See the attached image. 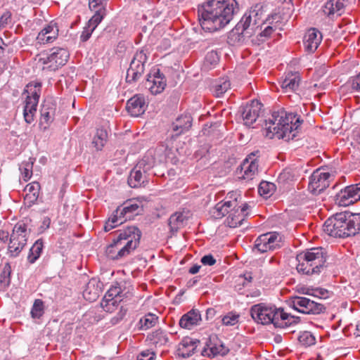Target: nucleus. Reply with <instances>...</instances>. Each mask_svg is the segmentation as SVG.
Returning a JSON list of instances; mask_svg holds the SVG:
<instances>
[{
	"instance_id": "1",
	"label": "nucleus",
	"mask_w": 360,
	"mask_h": 360,
	"mask_svg": "<svg viewBox=\"0 0 360 360\" xmlns=\"http://www.w3.org/2000/svg\"><path fill=\"white\" fill-rule=\"evenodd\" d=\"M238 11L236 0H208L198 10L202 28L210 32L224 28Z\"/></svg>"
},
{
	"instance_id": "2",
	"label": "nucleus",
	"mask_w": 360,
	"mask_h": 360,
	"mask_svg": "<svg viewBox=\"0 0 360 360\" xmlns=\"http://www.w3.org/2000/svg\"><path fill=\"white\" fill-rule=\"evenodd\" d=\"M303 120L296 113L279 109L274 111L271 117L265 121L266 136L286 141L293 140Z\"/></svg>"
},
{
	"instance_id": "3",
	"label": "nucleus",
	"mask_w": 360,
	"mask_h": 360,
	"mask_svg": "<svg viewBox=\"0 0 360 360\" xmlns=\"http://www.w3.org/2000/svg\"><path fill=\"white\" fill-rule=\"evenodd\" d=\"M141 237V231L136 226H129L120 231L106 249L108 257L113 260L126 257L137 248Z\"/></svg>"
},
{
	"instance_id": "4",
	"label": "nucleus",
	"mask_w": 360,
	"mask_h": 360,
	"mask_svg": "<svg viewBox=\"0 0 360 360\" xmlns=\"http://www.w3.org/2000/svg\"><path fill=\"white\" fill-rule=\"evenodd\" d=\"M326 252L321 247L301 252L297 256V270L306 275L319 274L326 267Z\"/></svg>"
},
{
	"instance_id": "5",
	"label": "nucleus",
	"mask_w": 360,
	"mask_h": 360,
	"mask_svg": "<svg viewBox=\"0 0 360 360\" xmlns=\"http://www.w3.org/2000/svg\"><path fill=\"white\" fill-rule=\"evenodd\" d=\"M155 164V159L152 153H147L131 170L128 177V184L131 188L145 186L154 174L152 169Z\"/></svg>"
},
{
	"instance_id": "6",
	"label": "nucleus",
	"mask_w": 360,
	"mask_h": 360,
	"mask_svg": "<svg viewBox=\"0 0 360 360\" xmlns=\"http://www.w3.org/2000/svg\"><path fill=\"white\" fill-rule=\"evenodd\" d=\"M143 207L141 202L135 199L125 201L113 212L112 216L105 223L104 229L109 231L127 220H131L134 216L141 213Z\"/></svg>"
},
{
	"instance_id": "7",
	"label": "nucleus",
	"mask_w": 360,
	"mask_h": 360,
	"mask_svg": "<svg viewBox=\"0 0 360 360\" xmlns=\"http://www.w3.org/2000/svg\"><path fill=\"white\" fill-rule=\"evenodd\" d=\"M41 91V84L40 82H30L24 90L23 94L26 96L23 117L27 124H31L34 120Z\"/></svg>"
},
{
	"instance_id": "8",
	"label": "nucleus",
	"mask_w": 360,
	"mask_h": 360,
	"mask_svg": "<svg viewBox=\"0 0 360 360\" xmlns=\"http://www.w3.org/2000/svg\"><path fill=\"white\" fill-rule=\"evenodd\" d=\"M264 16V6L262 4H256L247 11L240 20V25L243 26V30H246L248 34H255L260 27L266 25L263 19ZM262 30V28H260Z\"/></svg>"
},
{
	"instance_id": "9",
	"label": "nucleus",
	"mask_w": 360,
	"mask_h": 360,
	"mask_svg": "<svg viewBox=\"0 0 360 360\" xmlns=\"http://www.w3.org/2000/svg\"><path fill=\"white\" fill-rule=\"evenodd\" d=\"M70 57L67 49L60 47H53L41 54L39 61L44 65L43 70L55 71L65 65Z\"/></svg>"
},
{
	"instance_id": "10",
	"label": "nucleus",
	"mask_w": 360,
	"mask_h": 360,
	"mask_svg": "<svg viewBox=\"0 0 360 360\" xmlns=\"http://www.w3.org/2000/svg\"><path fill=\"white\" fill-rule=\"evenodd\" d=\"M290 305L295 310L306 314L317 315L324 313L326 310L324 304L304 297H292Z\"/></svg>"
},
{
	"instance_id": "11",
	"label": "nucleus",
	"mask_w": 360,
	"mask_h": 360,
	"mask_svg": "<svg viewBox=\"0 0 360 360\" xmlns=\"http://www.w3.org/2000/svg\"><path fill=\"white\" fill-rule=\"evenodd\" d=\"M278 311H280V309H277L274 306H266L260 304L252 307L250 313L252 319L257 323L264 325L273 323L276 327Z\"/></svg>"
},
{
	"instance_id": "12",
	"label": "nucleus",
	"mask_w": 360,
	"mask_h": 360,
	"mask_svg": "<svg viewBox=\"0 0 360 360\" xmlns=\"http://www.w3.org/2000/svg\"><path fill=\"white\" fill-rule=\"evenodd\" d=\"M147 60L148 55L146 49L136 51L127 71V82H134L141 78L144 72L145 63Z\"/></svg>"
},
{
	"instance_id": "13",
	"label": "nucleus",
	"mask_w": 360,
	"mask_h": 360,
	"mask_svg": "<svg viewBox=\"0 0 360 360\" xmlns=\"http://www.w3.org/2000/svg\"><path fill=\"white\" fill-rule=\"evenodd\" d=\"M323 231L334 238L348 237L344 214H337L335 217L328 219L323 224Z\"/></svg>"
},
{
	"instance_id": "14",
	"label": "nucleus",
	"mask_w": 360,
	"mask_h": 360,
	"mask_svg": "<svg viewBox=\"0 0 360 360\" xmlns=\"http://www.w3.org/2000/svg\"><path fill=\"white\" fill-rule=\"evenodd\" d=\"M281 236L276 232L262 234L256 239L255 248L262 253L275 250L281 248Z\"/></svg>"
},
{
	"instance_id": "15",
	"label": "nucleus",
	"mask_w": 360,
	"mask_h": 360,
	"mask_svg": "<svg viewBox=\"0 0 360 360\" xmlns=\"http://www.w3.org/2000/svg\"><path fill=\"white\" fill-rule=\"evenodd\" d=\"M237 192L229 193L226 198L218 202L210 210L211 216L214 219H221L226 214H229L231 210L238 207Z\"/></svg>"
},
{
	"instance_id": "16",
	"label": "nucleus",
	"mask_w": 360,
	"mask_h": 360,
	"mask_svg": "<svg viewBox=\"0 0 360 360\" xmlns=\"http://www.w3.org/2000/svg\"><path fill=\"white\" fill-rule=\"evenodd\" d=\"M331 175L323 169H318L310 176L309 183V191L315 195L319 194L329 186Z\"/></svg>"
},
{
	"instance_id": "17",
	"label": "nucleus",
	"mask_w": 360,
	"mask_h": 360,
	"mask_svg": "<svg viewBox=\"0 0 360 360\" xmlns=\"http://www.w3.org/2000/svg\"><path fill=\"white\" fill-rule=\"evenodd\" d=\"M251 154L246 158L240 167L237 169L236 173L239 179L246 181L254 179L259 174V165L257 159Z\"/></svg>"
},
{
	"instance_id": "18",
	"label": "nucleus",
	"mask_w": 360,
	"mask_h": 360,
	"mask_svg": "<svg viewBox=\"0 0 360 360\" xmlns=\"http://www.w3.org/2000/svg\"><path fill=\"white\" fill-rule=\"evenodd\" d=\"M146 85L153 95H157L165 90L167 80L159 69L154 68L148 75Z\"/></svg>"
},
{
	"instance_id": "19",
	"label": "nucleus",
	"mask_w": 360,
	"mask_h": 360,
	"mask_svg": "<svg viewBox=\"0 0 360 360\" xmlns=\"http://www.w3.org/2000/svg\"><path fill=\"white\" fill-rule=\"evenodd\" d=\"M262 104L258 101H252L250 104L244 106L241 110V115L246 126H252L259 117Z\"/></svg>"
},
{
	"instance_id": "20",
	"label": "nucleus",
	"mask_w": 360,
	"mask_h": 360,
	"mask_svg": "<svg viewBox=\"0 0 360 360\" xmlns=\"http://www.w3.org/2000/svg\"><path fill=\"white\" fill-rule=\"evenodd\" d=\"M360 199V195L354 186H349L342 189L335 195V203L339 206L347 207Z\"/></svg>"
},
{
	"instance_id": "21",
	"label": "nucleus",
	"mask_w": 360,
	"mask_h": 360,
	"mask_svg": "<svg viewBox=\"0 0 360 360\" xmlns=\"http://www.w3.org/2000/svg\"><path fill=\"white\" fill-rule=\"evenodd\" d=\"M207 346V347L204 348L201 352L202 355L205 356H224L229 352V349L216 335L210 337V343Z\"/></svg>"
},
{
	"instance_id": "22",
	"label": "nucleus",
	"mask_w": 360,
	"mask_h": 360,
	"mask_svg": "<svg viewBox=\"0 0 360 360\" xmlns=\"http://www.w3.org/2000/svg\"><path fill=\"white\" fill-rule=\"evenodd\" d=\"M56 105L48 101H45L40 110L41 117L39 126L44 130H46L53 122L56 114Z\"/></svg>"
},
{
	"instance_id": "23",
	"label": "nucleus",
	"mask_w": 360,
	"mask_h": 360,
	"mask_svg": "<svg viewBox=\"0 0 360 360\" xmlns=\"http://www.w3.org/2000/svg\"><path fill=\"white\" fill-rule=\"evenodd\" d=\"M249 205L245 203L243 206L238 204V207L231 210L226 218V224L231 228H236L240 226L248 213Z\"/></svg>"
},
{
	"instance_id": "24",
	"label": "nucleus",
	"mask_w": 360,
	"mask_h": 360,
	"mask_svg": "<svg viewBox=\"0 0 360 360\" xmlns=\"http://www.w3.org/2000/svg\"><path fill=\"white\" fill-rule=\"evenodd\" d=\"M145 97L141 94H136L127 101L126 109L133 117H139L146 110Z\"/></svg>"
},
{
	"instance_id": "25",
	"label": "nucleus",
	"mask_w": 360,
	"mask_h": 360,
	"mask_svg": "<svg viewBox=\"0 0 360 360\" xmlns=\"http://www.w3.org/2000/svg\"><path fill=\"white\" fill-rule=\"evenodd\" d=\"M322 41L321 33L316 28H310L303 38L304 49L309 53L314 52Z\"/></svg>"
},
{
	"instance_id": "26",
	"label": "nucleus",
	"mask_w": 360,
	"mask_h": 360,
	"mask_svg": "<svg viewBox=\"0 0 360 360\" xmlns=\"http://www.w3.org/2000/svg\"><path fill=\"white\" fill-rule=\"evenodd\" d=\"M199 344L200 341L198 339L190 337L184 338L178 346V355L184 358L192 356L195 353Z\"/></svg>"
},
{
	"instance_id": "27",
	"label": "nucleus",
	"mask_w": 360,
	"mask_h": 360,
	"mask_svg": "<svg viewBox=\"0 0 360 360\" xmlns=\"http://www.w3.org/2000/svg\"><path fill=\"white\" fill-rule=\"evenodd\" d=\"M102 283L96 278H91L83 290L84 298L89 302L96 301L101 292Z\"/></svg>"
},
{
	"instance_id": "28",
	"label": "nucleus",
	"mask_w": 360,
	"mask_h": 360,
	"mask_svg": "<svg viewBox=\"0 0 360 360\" xmlns=\"http://www.w3.org/2000/svg\"><path fill=\"white\" fill-rule=\"evenodd\" d=\"M243 26L238 22L236 27L229 32L227 42L231 46H238L244 43L247 37L252 36L246 30H243Z\"/></svg>"
},
{
	"instance_id": "29",
	"label": "nucleus",
	"mask_w": 360,
	"mask_h": 360,
	"mask_svg": "<svg viewBox=\"0 0 360 360\" xmlns=\"http://www.w3.org/2000/svg\"><path fill=\"white\" fill-rule=\"evenodd\" d=\"M107 1L108 0H91L89 2L90 8H98L87 24L94 29H96L103 18V15H105V4Z\"/></svg>"
},
{
	"instance_id": "30",
	"label": "nucleus",
	"mask_w": 360,
	"mask_h": 360,
	"mask_svg": "<svg viewBox=\"0 0 360 360\" xmlns=\"http://www.w3.org/2000/svg\"><path fill=\"white\" fill-rule=\"evenodd\" d=\"M347 236H355L360 232V213H343Z\"/></svg>"
},
{
	"instance_id": "31",
	"label": "nucleus",
	"mask_w": 360,
	"mask_h": 360,
	"mask_svg": "<svg viewBox=\"0 0 360 360\" xmlns=\"http://www.w3.org/2000/svg\"><path fill=\"white\" fill-rule=\"evenodd\" d=\"M201 321L200 311L196 309H191L184 314L179 320V326L182 328L192 329L194 326L199 325Z\"/></svg>"
},
{
	"instance_id": "32",
	"label": "nucleus",
	"mask_w": 360,
	"mask_h": 360,
	"mask_svg": "<svg viewBox=\"0 0 360 360\" xmlns=\"http://www.w3.org/2000/svg\"><path fill=\"white\" fill-rule=\"evenodd\" d=\"M192 117L190 114H184L178 117L172 123V131L175 132L174 136H178L180 134L188 131L191 127Z\"/></svg>"
},
{
	"instance_id": "33",
	"label": "nucleus",
	"mask_w": 360,
	"mask_h": 360,
	"mask_svg": "<svg viewBox=\"0 0 360 360\" xmlns=\"http://www.w3.org/2000/svg\"><path fill=\"white\" fill-rule=\"evenodd\" d=\"M300 82L298 72H289L281 82V88L285 93L295 92L297 90Z\"/></svg>"
},
{
	"instance_id": "34",
	"label": "nucleus",
	"mask_w": 360,
	"mask_h": 360,
	"mask_svg": "<svg viewBox=\"0 0 360 360\" xmlns=\"http://www.w3.org/2000/svg\"><path fill=\"white\" fill-rule=\"evenodd\" d=\"M345 8V0H328L324 6L323 12L328 17L339 16Z\"/></svg>"
},
{
	"instance_id": "35",
	"label": "nucleus",
	"mask_w": 360,
	"mask_h": 360,
	"mask_svg": "<svg viewBox=\"0 0 360 360\" xmlns=\"http://www.w3.org/2000/svg\"><path fill=\"white\" fill-rule=\"evenodd\" d=\"M277 316H278V318L276 321V328H287L299 323L300 321V317L286 313L283 309H280Z\"/></svg>"
},
{
	"instance_id": "36",
	"label": "nucleus",
	"mask_w": 360,
	"mask_h": 360,
	"mask_svg": "<svg viewBox=\"0 0 360 360\" xmlns=\"http://www.w3.org/2000/svg\"><path fill=\"white\" fill-rule=\"evenodd\" d=\"M28 234L29 231L27 224L23 221H19L13 227L10 238H15V240L20 242L21 244H26Z\"/></svg>"
},
{
	"instance_id": "37",
	"label": "nucleus",
	"mask_w": 360,
	"mask_h": 360,
	"mask_svg": "<svg viewBox=\"0 0 360 360\" xmlns=\"http://www.w3.org/2000/svg\"><path fill=\"white\" fill-rule=\"evenodd\" d=\"M187 220L186 216L181 212H176L172 214L168 220V225L170 231L176 233L179 229H181Z\"/></svg>"
},
{
	"instance_id": "38",
	"label": "nucleus",
	"mask_w": 360,
	"mask_h": 360,
	"mask_svg": "<svg viewBox=\"0 0 360 360\" xmlns=\"http://www.w3.org/2000/svg\"><path fill=\"white\" fill-rule=\"evenodd\" d=\"M40 190V184L34 181L27 185L25 191L27 193L25 196V200L27 201L30 205L34 204L38 199Z\"/></svg>"
},
{
	"instance_id": "39",
	"label": "nucleus",
	"mask_w": 360,
	"mask_h": 360,
	"mask_svg": "<svg viewBox=\"0 0 360 360\" xmlns=\"http://www.w3.org/2000/svg\"><path fill=\"white\" fill-rule=\"evenodd\" d=\"M158 321V317L155 314L148 313L140 319L136 328L139 330H146L155 326Z\"/></svg>"
},
{
	"instance_id": "40",
	"label": "nucleus",
	"mask_w": 360,
	"mask_h": 360,
	"mask_svg": "<svg viewBox=\"0 0 360 360\" xmlns=\"http://www.w3.org/2000/svg\"><path fill=\"white\" fill-rule=\"evenodd\" d=\"M148 340L155 347L165 345L168 342V337L165 331L162 330H156L148 335Z\"/></svg>"
},
{
	"instance_id": "41",
	"label": "nucleus",
	"mask_w": 360,
	"mask_h": 360,
	"mask_svg": "<svg viewBox=\"0 0 360 360\" xmlns=\"http://www.w3.org/2000/svg\"><path fill=\"white\" fill-rule=\"evenodd\" d=\"M277 14H274L266 18L264 22H266V25H266L264 29L259 33L258 37H259V40L264 41L271 37L276 27L275 25H273V22L274 20L277 18Z\"/></svg>"
},
{
	"instance_id": "42",
	"label": "nucleus",
	"mask_w": 360,
	"mask_h": 360,
	"mask_svg": "<svg viewBox=\"0 0 360 360\" xmlns=\"http://www.w3.org/2000/svg\"><path fill=\"white\" fill-rule=\"evenodd\" d=\"M108 138V135L106 129L103 128L97 129L92 141V144L97 150H101L107 143Z\"/></svg>"
},
{
	"instance_id": "43",
	"label": "nucleus",
	"mask_w": 360,
	"mask_h": 360,
	"mask_svg": "<svg viewBox=\"0 0 360 360\" xmlns=\"http://www.w3.org/2000/svg\"><path fill=\"white\" fill-rule=\"evenodd\" d=\"M44 249V242L41 238L35 241L30 250L27 260L30 264H34L41 256Z\"/></svg>"
},
{
	"instance_id": "44",
	"label": "nucleus",
	"mask_w": 360,
	"mask_h": 360,
	"mask_svg": "<svg viewBox=\"0 0 360 360\" xmlns=\"http://www.w3.org/2000/svg\"><path fill=\"white\" fill-rule=\"evenodd\" d=\"M231 88L230 80L227 77L219 79L212 86L214 94L217 97H221Z\"/></svg>"
},
{
	"instance_id": "45",
	"label": "nucleus",
	"mask_w": 360,
	"mask_h": 360,
	"mask_svg": "<svg viewBox=\"0 0 360 360\" xmlns=\"http://www.w3.org/2000/svg\"><path fill=\"white\" fill-rule=\"evenodd\" d=\"M35 159L30 158L27 161H24L20 166L22 177L25 181H27L32 175V168Z\"/></svg>"
},
{
	"instance_id": "46",
	"label": "nucleus",
	"mask_w": 360,
	"mask_h": 360,
	"mask_svg": "<svg viewBox=\"0 0 360 360\" xmlns=\"http://www.w3.org/2000/svg\"><path fill=\"white\" fill-rule=\"evenodd\" d=\"M26 244H21L20 242L15 240V238H10V243L8 248V254L13 257L19 255Z\"/></svg>"
},
{
	"instance_id": "47",
	"label": "nucleus",
	"mask_w": 360,
	"mask_h": 360,
	"mask_svg": "<svg viewBox=\"0 0 360 360\" xmlns=\"http://www.w3.org/2000/svg\"><path fill=\"white\" fill-rule=\"evenodd\" d=\"M120 302V301L117 300L116 298L112 299L104 296L101 302V306L104 311L111 313L116 309Z\"/></svg>"
},
{
	"instance_id": "48",
	"label": "nucleus",
	"mask_w": 360,
	"mask_h": 360,
	"mask_svg": "<svg viewBox=\"0 0 360 360\" xmlns=\"http://www.w3.org/2000/svg\"><path fill=\"white\" fill-rule=\"evenodd\" d=\"M300 343L305 347H309L316 343V338L313 334L309 331H304L298 337Z\"/></svg>"
},
{
	"instance_id": "49",
	"label": "nucleus",
	"mask_w": 360,
	"mask_h": 360,
	"mask_svg": "<svg viewBox=\"0 0 360 360\" xmlns=\"http://www.w3.org/2000/svg\"><path fill=\"white\" fill-rule=\"evenodd\" d=\"M123 296L122 288L118 283L112 285L105 295V297L112 299L116 298L117 300L120 302L122 300Z\"/></svg>"
},
{
	"instance_id": "50",
	"label": "nucleus",
	"mask_w": 360,
	"mask_h": 360,
	"mask_svg": "<svg viewBox=\"0 0 360 360\" xmlns=\"http://www.w3.org/2000/svg\"><path fill=\"white\" fill-rule=\"evenodd\" d=\"M275 185L267 181H262L258 187V192L261 195L268 197L272 195Z\"/></svg>"
},
{
	"instance_id": "51",
	"label": "nucleus",
	"mask_w": 360,
	"mask_h": 360,
	"mask_svg": "<svg viewBox=\"0 0 360 360\" xmlns=\"http://www.w3.org/2000/svg\"><path fill=\"white\" fill-rule=\"evenodd\" d=\"M45 30H47V39H50L53 42L58 35V28L57 24L53 21L51 22L48 25L45 27Z\"/></svg>"
},
{
	"instance_id": "52",
	"label": "nucleus",
	"mask_w": 360,
	"mask_h": 360,
	"mask_svg": "<svg viewBox=\"0 0 360 360\" xmlns=\"http://www.w3.org/2000/svg\"><path fill=\"white\" fill-rule=\"evenodd\" d=\"M222 323L227 326H233L238 323L239 315L229 312L222 318Z\"/></svg>"
},
{
	"instance_id": "53",
	"label": "nucleus",
	"mask_w": 360,
	"mask_h": 360,
	"mask_svg": "<svg viewBox=\"0 0 360 360\" xmlns=\"http://www.w3.org/2000/svg\"><path fill=\"white\" fill-rule=\"evenodd\" d=\"M314 290V293L310 292V290L305 288H302L300 292L303 294L312 295L319 298H326L328 297V291L323 288H316Z\"/></svg>"
},
{
	"instance_id": "54",
	"label": "nucleus",
	"mask_w": 360,
	"mask_h": 360,
	"mask_svg": "<svg viewBox=\"0 0 360 360\" xmlns=\"http://www.w3.org/2000/svg\"><path fill=\"white\" fill-rule=\"evenodd\" d=\"M43 314V302L40 300H36L31 310L33 318H39Z\"/></svg>"
},
{
	"instance_id": "55",
	"label": "nucleus",
	"mask_w": 360,
	"mask_h": 360,
	"mask_svg": "<svg viewBox=\"0 0 360 360\" xmlns=\"http://www.w3.org/2000/svg\"><path fill=\"white\" fill-rule=\"evenodd\" d=\"M205 60L206 63L215 65L219 61V56L216 51H211L206 54Z\"/></svg>"
},
{
	"instance_id": "56",
	"label": "nucleus",
	"mask_w": 360,
	"mask_h": 360,
	"mask_svg": "<svg viewBox=\"0 0 360 360\" xmlns=\"http://www.w3.org/2000/svg\"><path fill=\"white\" fill-rule=\"evenodd\" d=\"M155 353L150 349H146L141 352L136 357V360H155Z\"/></svg>"
},
{
	"instance_id": "57",
	"label": "nucleus",
	"mask_w": 360,
	"mask_h": 360,
	"mask_svg": "<svg viewBox=\"0 0 360 360\" xmlns=\"http://www.w3.org/2000/svg\"><path fill=\"white\" fill-rule=\"evenodd\" d=\"M11 266L6 264L3 269L0 276V282L8 284L10 283Z\"/></svg>"
},
{
	"instance_id": "58",
	"label": "nucleus",
	"mask_w": 360,
	"mask_h": 360,
	"mask_svg": "<svg viewBox=\"0 0 360 360\" xmlns=\"http://www.w3.org/2000/svg\"><path fill=\"white\" fill-rule=\"evenodd\" d=\"M11 22V13L6 11L0 18V30L5 28Z\"/></svg>"
},
{
	"instance_id": "59",
	"label": "nucleus",
	"mask_w": 360,
	"mask_h": 360,
	"mask_svg": "<svg viewBox=\"0 0 360 360\" xmlns=\"http://www.w3.org/2000/svg\"><path fill=\"white\" fill-rule=\"evenodd\" d=\"M94 30L95 29L87 25L82 32V34L80 35V40L82 42H85L87 40H89Z\"/></svg>"
},
{
	"instance_id": "60",
	"label": "nucleus",
	"mask_w": 360,
	"mask_h": 360,
	"mask_svg": "<svg viewBox=\"0 0 360 360\" xmlns=\"http://www.w3.org/2000/svg\"><path fill=\"white\" fill-rule=\"evenodd\" d=\"M127 310L121 309L120 311L111 319L110 322L112 325H116L120 323L125 316Z\"/></svg>"
},
{
	"instance_id": "61",
	"label": "nucleus",
	"mask_w": 360,
	"mask_h": 360,
	"mask_svg": "<svg viewBox=\"0 0 360 360\" xmlns=\"http://www.w3.org/2000/svg\"><path fill=\"white\" fill-rule=\"evenodd\" d=\"M47 30H45V27L38 34L37 39L40 44H46V43H51L50 39H47L49 36H47Z\"/></svg>"
},
{
	"instance_id": "62",
	"label": "nucleus",
	"mask_w": 360,
	"mask_h": 360,
	"mask_svg": "<svg viewBox=\"0 0 360 360\" xmlns=\"http://www.w3.org/2000/svg\"><path fill=\"white\" fill-rule=\"evenodd\" d=\"M201 262L204 265L212 266L216 263V259L212 255H206L201 258Z\"/></svg>"
},
{
	"instance_id": "63",
	"label": "nucleus",
	"mask_w": 360,
	"mask_h": 360,
	"mask_svg": "<svg viewBox=\"0 0 360 360\" xmlns=\"http://www.w3.org/2000/svg\"><path fill=\"white\" fill-rule=\"evenodd\" d=\"M170 46H171L170 39H167V38H164L160 41V44L158 45V49L160 51H166L169 48H170Z\"/></svg>"
},
{
	"instance_id": "64",
	"label": "nucleus",
	"mask_w": 360,
	"mask_h": 360,
	"mask_svg": "<svg viewBox=\"0 0 360 360\" xmlns=\"http://www.w3.org/2000/svg\"><path fill=\"white\" fill-rule=\"evenodd\" d=\"M351 85L353 89L360 91V72L356 76L352 77Z\"/></svg>"
}]
</instances>
